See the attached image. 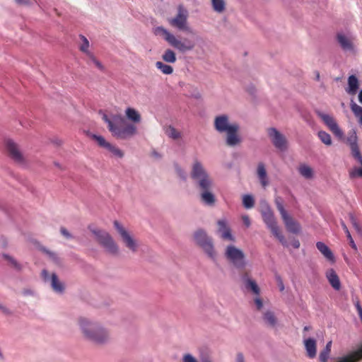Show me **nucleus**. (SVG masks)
Returning <instances> with one entry per match:
<instances>
[{
    "mask_svg": "<svg viewBox=\"0 0 362 362\" xmlns=\"http://www.w3.org/2000/svg\"><path fill=\"white\" fill-rule=\"evenodd\" d=\"M191 177L197 181L201 191V200L205 204L213 206L216 202L214 194L211 192L213 180L207 173L201 162L195 160L192 166Z\"/></svg>",
    "mask_w": 362,
    "mask_h": 362,
    "instance_id": "nucleus-1",
    "label": "nucleus"
},
{
    "mask_svg": "<svg viewBox=\"0 0 362 362\" xmlns=\"http://www.w3.org/2000/svg\"><path fill=\"white\" fill-rule=\"evenodd\" d=\"M103 121L107 124L108 130L117 139H126L134 136L137 132L136 127L128 122L120 115H115L109 118L106 114H103Z\"/></svg>",
    "mask_w": 362,
    "mask_h": 362,
    "instance_id": "nucleus-2",
    "label": "nucleus"
},
{
    "mask_svg": "<svg viewBox=\"0 0 362 362\" xmlns=\"http://www.w3.org/2000/svg\"><path fill=\"white\" fill-rule=\"evenodd\" d=\"M214 127L220 133H226V144L235 146L241 142L238 135L239 125L236 123L230 124L228 117L223 115L217 116L214 119Z\"/></svg>",
    "mask_w": 362,
    "mask_h": 362,
    "instance_id": "nucleus-3",
    "label": "nucleus"
},
{
    "mask_svg": "<svg viewBox=\"0 0 362 362\" xmlns=\"http://www.w3.org/2000/svg\"><path fill=\"white\" fill-rule=\"evenodd\" d=\"M154 33L163 37L169 45L180 52L185 53L194 49L195 47V43L193 41L187 38H179L162 26L156 28Z\"/></svg>",
    "mask_w": 362,
    "mask_h": 362,
    "instance_id": "nucleus-4",
    "label": "nucleus"
},
{
    "mask_svg": "<svg viewBox=\"0 0 362 362\" xmlns=\"http://www.w3.org/2000/svg\"><path fill=\"white\" fill-rule=\"evenodd\" d=\"M79 324L85 337L88 340L103 344L109 339L108 332L98 324L90 322L85 318H81Z\"/></svg>",
    "mask_w": 362,
    "mask_h": 362,
    "instance_id": "nucleus-5",
    "label": "nucleus"
},
{
    "mask_svg": "<svg viewBox=\"0 0 362 362\" xmlns=\"http://www.w3.org/2000/svg\"><path fill=\"white\" fill-rule=\"evenodd\" d=\"M90 230L95 235L98 243L102 245L107 252L114 255L118 254L119 247L109 233L98 228H90Z\"/></svg>",
    "mask_w": 362,
    "mask_h": 362,
    "instance_id": "nucleus-6",
    "label": "nucleus"
},
{
    "mask_svg": "<svg viewBox=\"0 0 362 362\" xmlns=\"http://www.w3.org/2000/svg\"><path fill=\"white\" fill-rule=\"evenodd\" d=\"M177 13L175 17L169 18V24L179 30L191 33V29L188 25V11L183 5L180 4L177 8Z\"/></svg>",
    "mask_w": 362,
    "mask_h": 362,
    "instance_id": "nucleus-7",
    "label": "nucleus"
},
{
    "mask_svg": "<svg viewBox=\"0 0 362 362\" xmlns=\"http://www.w3.org/2000/svg\"><path fill=\"white\" fill-rule=\"evenodd\" d=\"M194 240L197 245H199L207 254L211 259H215L216 252L214 248V245L211 238H210L203 230H198L194 233Z\"/></svg>",
    "mask_w": 362,
    "mask_h": 362,
    "instance_id": "nucleus-8",
    "label": "nucleus"
},
{
    "mask_svg": "<svg viewBox=\"0 0 362 362\" xmlns=\"http://www.w3.org/2000/svg\"><path fill=\"white\" fill-rule=\"evenodd\" d=\"M225 257L238 269H243L246 264L244 252L234 245L226 247Z\"/></svg>",
    "mask_w": 362,
    "mask_h": 362,
    "instance_id": "nucleus-9",
    "label": "nucleus"
},
{
    "mask_svg": "<svg viewBox=\"0 0 362 362\" xmlns=\"http://www.w3.org/2000/svg\"><path fill=\"white\" fill-rule=\"evenodd\" d=\"M262 218L264 223L267 224L268 228L271 230L272 234L278 238L279 242L283 245H286V241L284 236L281 233L279 228L278 227L274 214L270 209L267 208L262 211Z\"/></svg>",
    "mask_w": 362,
    "mask_h": 362,
    "instance_id": "nucleus-10",
    "label": "nucleus"
},
{
    "mask_svg": "<svg viewBox=\"0 0 362 362\" xmlns=\"http://www.w3.org/2000/svg\"><path fill=\"white\" fill-rule=\"evenodd\" d=\"M114 226L117 231L119 234L124 245L132 252H136L138 248V244L136 240L117 221H114Z\"/></svg>",
    "mask_w": 362,
    "mask_h": 362,
    "instance_id": "nucleus-11",
    "label": "nucleus"
},
{
    "mask_svg": "<svg viewBox=\"0 0 362 362\" xmlns=\"http://www.w3.org/2000/svg\"><path fill=\"white\" fill-rule=\"evenodd\" d=\"M317 114L337 137L341 139L344 136V132L339 128L333 117L321 112H317Z\"/></svg>",
    "mask_w": 362,
    "mask_h": 362,
    "instance_id": "nucleus-12",
    "label": "nucleus"
},
{
    "mask_svg": "<svg viewBox=\"0 0 362 362\" xmlns=\"http://www.w3.org/2000/svg\"><path fill=\"white\" fill-rule=\"evenodd\" d=\"M267 134L273 145L280 151L286 149V137L281 134L276 128L271 127L267 129Z\"/></svg>",
    "mask_w": 362,
    "mask_h": 362,
    "instance_id": "nucleus-13",
    "label": "nucleus"
},
{
    "mask_svg": "<svg viewBox=\"0 0 362 362\" xmlns=\"http://www.w3.org/2000/svg\"><path fill=\"white\" fill-rule=\"evenodd\" d=\"M6 148L9 156L17 163H23L24 158L18 145L11 140L6 141Z\"/></svg>",
    "mask_w": 362,
    "mask_h": 362,
    "instance_id": "nucleus-14",
    "label": "nucleus"
},
{
    "mask_svg": "<svg viewBox=\"0 0 362 362\" xmlns=\"http://www.w3.org/2000/svg\"><path fill=\"white\" fill-rule=\"evenodd\" d=\"M218 232L221 234V238L223 240L235 241V238L231 234L230 228L228 226L226 220H218Z\"/></svg>",
    "mask_w": 362,
    "mask_h": 362,
    "instance_id": "nucleus-15",
    "label": "nucleus"
},
{
    "mask_svg": "<svg viewBox=\"0 0 362 362\" xmlns=\"http://www.w3.org/2000/svg\"><path fill=\"white\" fill-rule=\"evenodd\" d=\"M325 275L332 287L336 291H339L341 289V282L336 272L333 269H329Z\"/></svg>",
    "mask_w": 362,
    "mask_h": 362,
    "instance_id": "nucleus-16",
    "label": "nucleus"
},
{
    "mask_svg": "<svg viewBox=\"0 0 362 362\" xmlns=\"http://www.w3.org/2000/svg\"><path fill=\"white\" fill-rule=\"evenodd\" d=\"M285 226L288 231L293 233H298L300 231V226L298 223L295 221L288 213L281 216Z\"/></svg>",
    "mask_w": 362,
    "mask_h": 362,
    "instance_id": "nucleus-17",
    "label": "nucleus"
},
{
    "mask_svg": "<svg viewBox=\"0 0 362 362\" xmlns=\"http://www.w3.org/2000/svg\"><path fill=\"white\" fill-rule=\"evenodd\" d=\"M257 175L262 187L265 188L269 185L268 176L265 165L260 162L257 165Z\"/></svg>",
    "mask_w": 362,
    "mask_h": 362,
    "instance_id": "nucleus-18",
    "label": "nucleus"
},
{
    "mask_svg": "<svg viewBox=\"0 0 362 362\" xmlns=\"http://www.w3.org/2000/svg\"><path fill=\"white\" fill-rule=\"evenodd\" d=\"M362 360V347L346 356L341 357L337 362H358Z\"/></svg>",
    "mask_w": 362,
    "mask_h": 362,
    "instance_id": "nucleus-19",
    "label": "nucleus"
},
{
    "mask_svg": "<svg viewBox=\"0 0 362 362\" xmlns=\"http://www.w3.org/2000/svg\"><path fill=\"white\" fill-rule=\"evenodd\" d=\"M304 345L307 352V355L310 358H313L316 356L317 345L316 341L314 339H307L304 340Z\"/></svg>",
    "mask_w": 362,
    "mask_h": 362,
    "instance_id": "nucleus-20",
    "label": "nucleus"
},
{
    "mask_svg": "<svg viewBox=\"0 0 362 362\" xmlns=\"http://www.w3.org/2000/svg\"><path fill=\"white\" fill-rule=\"evenodd\" d=\"M337 41L344 50L351 51L354 49V45L351 39L343 34H337Z\"/></svg>",
    "mask_w": 362,
    "mask_h": 362,
    "instance_id": "nucleus-21",
    "label": "nucleus"
},
{
    "mask_svg": "<svg viewBox=\"0 0 362 362\" xmlns=\"http://www.w3.org/2000/svg\"><path fill=\"white\" fill-rule=\"evenodd\" d=\"M349 141L352 152L353 156L358 160V162L362 165V156L360 153L358 146L356 142V136L349 138Z\"/></svg>",
    "mask_w": 362,
    "mask_h": 362,
    "instance_id": "nucleus-22",
    "label": "nucleus"
},
{
    "mask_svg": "<svg viewBox=\"0 0 362 362\" xmlns=\"http://www.w3.org/2000/svg\"><path fill=\"white\" fill-rule=\"evenodd\" d=\"M317 250L329 261L334 262V256L330 249L322 242L316 243Z\"/></svg>",
    "mask_w": 362,
    "mask_h": 362,
    "instance_id": "nucleus-23",
    "label": "nucleus"
},
{
    "mask_svg": "<svg viewBox=\"0 0 362 362\" xmlns=\"http://www.w3.org/2000/svg\"><path fill=\"white\" fill-rule=\"evenodd\" d=\"M263 321L269 327H274L278 322L274 312L267 310L263 313Z\"/></svg>",
    "mask_w": 362,
    "mask_h": 362,
    "instance_id": "nucleus-24",
    "label": "nucleus"
},
{
    "mask_svg": "<svg viewBox=\"0 0 362 362\" xmlns=\"http://www.w3.org/2000/svg\"><path fill=\"white\" fill-rule=\"evenodd\" d=\"M348 86L346 91L350 95H355L358 88V81L356 76L351 75L349 77Z\"/></svg>",
    "mask_w": 362,
    "mask_h": 362,
    "instance_id": "nucleus-25",
    "label": "nucleus"
},
{
    "mask_svg": "<svg viewBox=\"0 0 362 362\" xmlns=\"http://www.w3.org/2000/svg\"><path fill=\"white\" fill-rule=\"evenodd\" d=\"M125 115L127 117L134 123H139L141 117L137 110L132 107H128L125 110Z\"/></svg>",
    "mask_w": 362,
    "mask_h": 362,
    "instance_id": "nucleus-26",
    "label": "nucleus"
},
{
    "mask_svg": "<svg viewBox=\"0 0 362 362\" xmlns=\"http://www.w3.org/2000/svg\"><path fill=\"white\" fill-rule=\"evenodd\" d=\"M247 276V274L243 276V279L245 281V287L252 291L255 295L259 296L260 293V289L258 285L254 280L251 279H246Z\"/></svg>",
    "mask_w": 362,
    "mask_h": 362,
    "instance_id": "nucleus-27",
    "label": "nucleus"
},
{
    "mask_svg": "<svg viewBox=\"0 0 362 362\" xmlns=\"http://www.w3.org/2000/svg\"><path fill=\"white\" fill-rule=\"evenodd\" d=\"M51 285L53 290L56 292L62 293L64 290L63 284L59 281L55 274H52Z\"/></svg>",
    "mask_w": 362,
    "mask_h": 362,
    "instance_id": "nucleus-28",
    "label": "nucleus"
},
{
    "mask_svg": "<svg viewBox=\"0 0 362 362\" xmlns=\"http://www.w3.org/2000/svg\"><path fill=\"white\" fill-rule=\"evenodd\" d=\"M350 107L355 117L358 119L359 124L362 125V107L351 100L350 103Z\"/></svg>",
    "mask_w": 362,
    "mask_h": 362,
    "instance_id": "nucleus-29",
    "label": "nucleus"
},
{
    "mask_svg": "<svg viewBox=\"0 0 362 362\" xmlns=\"http://www.w3.org/2000/svg\"><path fill=\"white\" fill-rule=\"evenodd\" d=\"M162 59L167 63L173 64L176 62L177 58L174 51L167 49L162 55Z\"/></svg>",
    "mask_w": 362,
    "mask_h": 362,
    "instance_id": "nucleus-30",
    "label": "nucleus"
},
{
    "mask_svg": "<svg viewBox=\"0 0 362 362\" xmlns=\"http://www.w3.org/2000/svg\"><path fill=\"white\" fill-rule=\"evenodd\" d=\"M298 171L306 179H310L313 176V169L307 165H301L298 168Z\"/></svg>",
    "mask_w": 362,
    "mask_h": 362,
    "instance_id": "nucleus-31",
    "label": "nucleus"
},
{
    "mask_svg": "<svg viewBox=\"0 0 362 362\" xmlns=\"http://www.w3.org/2000/svg\"><path fill=\"white\" fill-rule=\"evenodd\" d=\"M156 67L164 74H171L173 72V68L170 65L165 64L162 62H157Z\"/></svg>",
    "mask_w": 362,
    "mask_h": 362,
    "instance_id": "nucleus-32",
    "label": "nucleus"
},
{
    "mask_svg": "<svg viewBox=\"0 0 362 362\" xmlns=\"http://www.w3.org/2000/svg\"><path fill=\"white\" fill-rule=\"evenodd\" d=\"M213 9L217 13H222L226 8L224 0H211Z\"/></svg>",
    "mask_w": 362,
    "mask_h": 362,
    "instance_id": "nucleus-33",
    "label": "nucleus"
},
{
    "mask_svg": "<svg viewBox=\"0 0 362 362\" xmlns=\"http://www.w3.org/2000/svg\"><path fill=\"white\" fill-rule=\"evenodd\" d=\"M91 138L94 139L100 147L105 148L106 149L107 147H110V143L107 142L103 136L92 134Z\"/></svg>",
    "mask_w": 362,
    "mask_h": 362,
    "instance_id": "nucleus-34",
    "label": "nucleus"
},
{
    "mask_svg": "<svg viewBox=\"0 0 362 362\" xmlns=\"http://www.w3.org/2000/svg\"><path fill=\"white\" fill-rule=\"evenodd\" d=\"M318 137L322 143L325 145L330 146L332 144V139L330 135L324 131H320L318 132Z\"/></svg>",
    "mask_w": 362,
    "mask_h": 362,
    "instance_id": "nucleus-35",
    "label": "nucleus"
},
{
    "mask_svg": "<svg viewBox=\"0 0 362 362\" xmlns=\"http://www.w3.org/2000/svg\"><path fill=\"white\" fill-rule=\"evenodd\" d=\"M166 134L173 139H178L181 136V134L173 127H168L165 131Z\"/></svg>",
    "mask_w": 362,
    "mask_h": 362,
    "instance_id": "nucleus-36",
    "label": "nucleus"
},
{
    "mask_svg": "<svg viewBox=\"0 0 362 362\" xmlns=\"http://www.w3.org/2000/svg\"><path fill=\"white\" fill-rule=\"evenodd\" d=\"M80 38L82 40V44L80 45L79 49L81 52L86 53V55L88 57V53H91L88 50L89 42H88V39L83 35H81Z\"/></svg>",
    "mask_w": 362,
    "mask_h": 362,
    "instance_id": "nucleus-37",
    "label": "nucleus"
},
{
    "mask_svg": "<svg viewBox=\"0 0 362 362\" xmlns=\"http://www.w3.org/2000/svg\"><path fill=\"white\" fill-rule=\"evenodd\" d=\"M243 204L246 209H250L254 206L255 200L251 195H244L243 198Z\"/></svg>",
    "mask_w": 362,
    "mask_h": 362,
    "instance_id": "nucleus-38",
    "label": "nucleus"
},
{
    "mask_svg": "<svg viewBox=\"0 0 362 362\" xmlns=\"http://www.w3.org/2000/svg\"><path fill=\"white\" fill-rule=\"evenodd\" d=\"M4 258L7 260L10 264L15 269L20 270L21 269V264L12 257L8 255H3Z\"/></svg>",
    "mask_w": 362,
    "mask_h": 362,
    "instance_id": "nucleus-39",
    "label": "nucleus"
},
{
    "mask_svg": "<svg viewBox=\"0 0 362 362\" xmlns=\"http://www.w3.org/2000/svg\"><path fill=\"white\" fill-rule=\"evenodd\" d=\"M342 228H343L344 232L346 234V236H347L348 240H349V244H350L351 247L353 249H354L355 250H357L356 245V244H355V243H354V240H353V238H352V237L351 235V233H350L348 228L346 227V226L344 223H342Z\"/></svg>",
    "mask_w": 362,
    "mask_h": 362,
    "instance_id": "nucleus-40",
    "label": "nucleus"
},
{
    "mask_svg": "<svg viewBox=\"0 0 362 362\" xmlns=\"http://www.w3.org/2000/svg\"><path fill=\"white\" fill-rule=\"evenodd\" d=\"M107 150L110 151L114 156L117 157L122 158L124 156L123 152L120 149L112 145L111 144H110V147H107Z\"/></svg>",
    "mask_w": 362,
    "mask_h": 362,
    "instance_id": "nucleus-41",
    "label": "nucleus"
},
{
    "mask_svg": "<svg viewBox=\"0 0 362 362\" xmlns=\"http://www.w3.org/2000/svg\"><path fill=\"white\" fill-rule=\"evenodd\" d=\"M275 204L281 216L287 214V211L285 210L281 202V199L280 197L276 199Z\"/></svg>",
    "mask_w": 362,
    "mask_h": 362,
    "instance_id": "nucleus-42",
    "label": "nucleus"
},
{
    "mask_svg": "<svg viewBox=\"0 0 362 362\" xmlns=\"http://www.w3.org/2000/svg\"><path fill=\"white\" fill-rule=\"evenodd\" d=\"M89 59L101 71L104 70L103 65L94 57L93 53H88Z\"/></svg>",
    "mask_w": 362,
    "mask_h": 362,
    "instance_id": "nucleus-43",
    "label": "nucleus"
},
{
    "mask_svg": "<svg viewBox=\"0 0 362 362\" xmlns=\"http://www.w3.org/2000/svg\"><path fill=\"white\" fill-rule=\"evenodd\" d=\"M330 355V351L323 349L319 356L320 362H327Z\"/></svg>",
    "mask_w": 362,
    "mask_h": 362,
    "instance_id": "nucleus-44",
    "label": "nucleus"
},
{
    "mask_svg": "<svg viewBox=\"0 0 362 362\" xmlns=\"http://www.w3.org/2000/svg\"><path fill=\"white\" fill-rule=\"evenodd\" d=\"M175 170L177 176L183 180H186L187 175L186 173L178 165H175Z\"/></svg>",
    "mask_w": 362,
    "mask_h": 362,
    "instance_id": "nucleus-45",
    "label": "nucleus"
},
{
    "mask_svg": "<svg viewBox=\"0 0 362 362\" xmlns=\"http://www.w3.org/2000/svg\"><path fill=\"white\" fill-rule=\"evenodd\" d=\"M42 251L44 252H45L47 255H49V257L54 262H58V257L57 255V254H55L54 252H51L45 248H43L42 249Z\"/></svg>",
    "mask_w": 362,
    "mask_h": 362,
    "instance_id": "nucleus-46",
    "label": "nucleus"
},
{
    "mask_svg": "<svg viewBox=\"0 0 362 362\" xmlns=\"http://www.w3.org/2000/svg\"><path fill=\"white\" fill-rule=\"evenodd\" d=\"M60 232L62 235H64L65 238H66L68 239L72 238V235H71V233L64 227H61Z\"/></svg>",
    "mask_w": 362,
    "mask_h": 362,
    "instance_id": "nucleus-47",
    "label": "nucleus"
},
{
    "mask_svg": "<svg viewBox=\"0 0 362 362\" xmlns=\"http://www.w3.org/2000/svg\"><path fill=\"white\" fill-rule=\"evenodd\" d=\"M183 362H197V360L190 354L184 356Z\"/></svg>",
    "mask_w": 362,
    "mask_h": 362,
    "instance_id": "nucleus-48",
    "label": "nucleus"
},
{
    "mask_svg": "<svg viewBox=\"0 0 362 362\" xmlns=\"http://www.w3.org/2000/svg\"><path fill=\"white\" fill-rule=\"evenodd\" d=\"M255 303L256 305L257 309L260 310L263 307V302L260 298H256L255 299Z\"/></svg>",
    "mask_w": 362,
    "mask_h": 362,
    "instance_id": "nucleus-49",
    "label": "nucleus"
},
{
    "mask_svg": "<svg viewBox=\"0 0 362 362\" xmlns=\"http://www.w3.org/2000/svg\"><path fill=\"white\" fill-rule=\"evenodd\" d=\"M351 175L352 176H358V177H362V167L360 168L355 169Z\"/></svg>",
    "mask_w": 362,
    "mask_h": 362,
    "instance_id": "nucleus-50",
    "label": "nucleus"
},
{
    "mask_svg": "<svg viewBox=\"0 0 362 362\" xmlns=\"http://www.w3.org/2000/svg\"><path fill=\"white\" fill-rule=\"evenodd\" d=\"M243 223L247 226V227H249L250 225V220L248 216H243Z\"/></svg>",
    "mask_w": 362,
    "mask_h": 362,
    "instance_id": "nucleus-51",
    "label": "nucleus"
},
{
    "mask_svg": "<svg viewBox=\"0 0 362 362\" xmlns=\"http://www.w3.org/2000/svg\"><path fill=\"white\" fill-rule=\"evenodd\" d=\"M0 310H1L5 314H10L11 313L10 310L7 308L1 305V304H0Z\"/></svg>",
    "mask_w": 362,
    "mask_h": 362,
    "instance_id": "nucleus-52",
    "label": "nucleus"
},
{
    "mask_svg": "<svg viewBox=\"0 0 362 362\" xmlns=\"http://www.w3.org/2000/svg\"><path fill=\"white\" fill-rule=\"evenodd\" d=\"M237 362H244V357L241 353H239L237 355Z\"/></svg>",
    "mask_w": 362,
    "mask_h": 362,
    "instance_id": "nucleus-53",
    "label": "nucleus"
},
{
    "mask_svg": "<svg viewBox=\"0 0 362 362\" xmlns=\"http://www.w3.org/2000/svg\"><path fill=\"white\" fill-rule=\"evenodd\" d=\"M351 221H352V223L354 226V228L357 230H360V228H359V226L358 224L356 222L355 219L354 218L353 216H351Z\"/></svg>",
    "mask_w": 362,
    "mask_h": 362,
    "instance_id": "nucleus-54",
    "label": "nucleus"
},
{
    "mask_svg": "<svg viewBox=\"0 0 362 362\" xmlns=\"http://www.w3.org/2000/svg\"><path fill=\"white\" fill-rule=\"evenodd\" d=\"M292 245L294 248H298L300 247V242L298 240H294L292 242Z\"/></svg>",
    "mask_w": 362,
    "mask_h": 362,
    "instance_id": "nucleus-55",
    "label": "nucleus"
},
{
    "mask_svg": "<svg viewBox=\"0 0 362 362\" xmlns=\"http://www.w3.org/2000/svg\"><path fill=\"white\" fill-rule=\"evenodd\" d=\"M331 347H332V341H329L327 342V344H326L324 349L331 352Z\"/></svg>",
    "mask_w": 362,
    "mask_h": 362,
    "instance_id": "nucleus-56",
    "label": "nucleus"
},
{
    "mask_svg": "<svg viewBox=\"0 0 362 362\" xmlns=\"http://www.w3.org/2000/svg\"><path fill=\"white\" fill-rule=\"evenodd\" d=\"M18 4L28 5L29 4L28 0H16Z\"/></svg>",
    "mask_w": 362,
    "mask_h": 362,
    "instance_id": "nucleus-57",
    "label": "nucleus"
},
{
    "mask_svg": "<svg viewBox=\"0 0 362 362\" xmlns=\"http://www.w3.org/2000/svg\"><path fill=\"white\" fill-rule=\"evenodd\" d=\"M49 273L47 270L44 269L42 272V276L46 280L48 278Z\"/></svg>",
    "mask_w": 362,
    "mask_h": 362,
    "instance_id": "nucleus-58",
    "label": "nucleus"
},
{
    "mask_svg": "<svg viewBox=\"0 0 362 362\" xmlns=\"http://www.w3.org/2000/svg\"><path fill=\"white\" fill-rule=\"evenodd\" d=\"M358 100L362 104V89L359 91L358 93Z\"/></svg>",
    "mask_w": 362,
    "mask_h": 362,
    "instance_id": "nucleus-59",
    "label": "nucleus"
},
{
    "mask_svg": "<svg viewBox=\"0 0 362 362\" xmlns=\"http://www.w3.org/2000/svg\"><path fill=\"white\" fill-rule=\"evenodd\" d=\"M310 328H311V327H309V326H305V327H304V328H303V331H305V332L308 331V330H310Z\"/></svg>",
    "mask_w": 362,
    "mask_h": 362,
    "instance_id": "nucleus-60",
    "label": "nucleus"
},
{
    "mask_svg": "<svg viewBox=\"0 0 362 362\" xmlns=\"http://www.w3.org/2000/svg\"><path fill=\"white\" fill-rule=\"evenodd\" d=\"M356 308H357V310H359L360 308H362V307L360 305V304L358 303H357V304H356Z\"/></svg>",
    "mask_w": 362,
    "mask_h": 362,
    "instance_id": "nucleus-61",
    "label": "nucleus"
},
{
    "mask_svg": "<svg viewBox=\"0 0 362 362\" xmlns=\"http://www.w3.org/2000/svg\"><path fill=\"white\" fill-rule=\"evenodd\" d=\"M284 289V285H283V284H282V282H281V286H280V290H281V291H283Z\"/></svg>",
    "mask_w": 362,
    "mask_h": 362,
    "instance_id": "nucleus-62",
    "label": "nucleus"
},
{
    "mask_svg": "<svg viewBox=\"0 0 362 362\" xmlns=\"http://www.w3.org/2000/svg\"><path fill=\"white\" fill-rule=\"evenodd\" d=\"M358 315H362V308H360L359 310H358Z\"/></svg>",
    "mask_w": 362,
    "mask_h": 362,
    "instance_id": "nucleus-63",
    "label": "nucleus"
},
{
    "mask_svg": "<svg viewBox=\"0 0 362 362\" xmlns=\"http://www.w3.org/2000/svg\"><path fill=\"white\" fill-rule=\"evenodd\" d=\"M203 362H211V361L208 359H206V360H204Z\"/></svg>",
    "mask_w": 362,
    "mask_h": 362,
    "instance_id": "nucleus-64",
    "label": "nucleus"
}]
</instances>
